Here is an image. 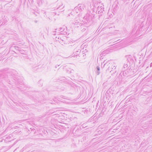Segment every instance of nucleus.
Returning a JSON list of instances; mask_svg holds the SVG:
<instances>
[{"label": "nucleus", "mask_w": 152, "mask_h": 152, "mask_svg": "<svg viewBox=\"0 0 152 152\" xmlns=\"http://www.w3.org/2000/svg\"><path fill=\"white\" fill-rule=\"evenodd\" d=\"M92 18V16L90 15L89 14L87 13L86 15L84 16L83 18V21L85 23V26H86V24L88 23V26H90L91 24V21Z\"/></svg>", "instance_id": "obj_1"}, {"label": "nucleus", "mask_w": 152, "mask_h": 152, "mask_svg": "<svg viewBox=\"0 0 152 152\" xmlns=\"http://www.w3.org/2000/svg\"><path fill=\"white\" fill-rule=\"evenodd\" d=\"M96 6H97L96 13L98 14L103 13L104 12V5L102 3H99L96 4Z\"/></svg>", "instance_id": "obj_2"}, {"label": "nucleus", "mask_w": 152, "mask_h": 152, "mask_svg": "<svg viewBox=\"0 0 152 152\" xmlns=\"http://www.w3.org/2000/svg\"><path fill=\"white\" fill-rule=\"evenodd\" d=\"M128 72H126V71L123 70L120 73L119 77L120 78H124L126 75L128 74Z\"/></svg>", "instance_id": "obj_3"}, {"label": "nucleus", "mask_w": 152, "mask_h": 152, "mask_svg": "<svg viewBox=\"0 0 152 152\" xmlns=\"http://www.w3.org/2000/svg\"><path fill=\"white\" fill-rule=\"evenodd\" d=\"M13 137L11 134H10L9 136L6 137L4 139L5 142L7 143L8 142H10L14 140Z\"/></svg>", "instance_id": "obj_4"}, {"label": "nucleus", "mask_w": 152, "mask_h": 152, "mask_svg": "<svg viewBox=\"0 0 152 152\" xmlns=\"http://www.w3.org/2000/svg\"><path fill=\"white\" fill-rule=\"evenodd\" d=\"M84 6L83 4H78L77 7H75V10L78 9L80 12L82 11L84 9Z\"/></svg>", "instance_id": "obj_5"}, {"label": "nucleus", "mask_w": 152, "mask_h": 152, "mask_svg": "<svg viewBox=\"0 0 152 152\" xmlns=\"http://www.w3.org/2000/svg\"><path fill=\"white\" fill-rule=\"evenodd\" d=\"M64 6H63L62 5L59 6L57 8V10L58 12H61L64 11Z\"/></svg>", "instance_id": "obj_6"}, {"label": "nucleus", "mask_w": 152, "mask_h": 152, "mask_svg": "<svg viewBox=\"0 0 152 152\" xmlns=\"http://www.w3.org/2000/svg\"><path fill=\"white\" fill-rule=\"evenodd\" d=\"M75 25L76 26V27H79V26H81L82 24L79 22V21L77 20L75 23Z\"/></svg>", "instance_id": "obj_7"}, {"label": "nucleus", "mask_w": 152, "mask_h": 152, "mask_svg": "<svg viewBox=\"0 0 152 152\" xmlns=\"http://www.w3.org/2000/svg\"><path fill=\"white\" fill-rule=\"evenodd\" d=\"M116 66H113V67L111 68L112 69L110 71V72H111V71L113 72V74L115 72H116V70H115L116 69Z\"/></svg>", "instance_id": "obj_8"}, {"label": "nucleus", "mask_w": 152, "mask_h": 152, "mask_svg": "<svg viewBox=\"0 0 152 152\" xmlns=\"http://www.w3.org/2000/svg\"><path fill=\"white\" fill-rule=\"evenodd\" d=\"M128 65H127L126 64H124V65L123 66V67L122 68V69L123 70L126 71V70L128 68Z\"/></svg>", "instance_id": "obj_9"}, {"label": "nucleus", "mask_w": 152, "mask_h": 152, "mask_svg": "<svg viewBox=\"0 0 152 152\" xmlns=\"http://www.w3.org/2000/svg\"><path fill=\"white\" fill-rule=\"evenodd\" d=\"M109 96V94L108 91H107L105 95L104 98H106V99H107L108 97Z\"/></svg>", "instance_id": "obj_10"}, {"label": "nucleus", "mask_w": 152, "mask_h": 152, "mask_svg": "<svg viewBox=\"0 0 152 152\" xmlns=\"http://www.w3.org/2000/svg\"><path fill=\"white\" fill-rule=\"evenodd\" d=\"M19 51L20 53L23 54H25L26 53L25 51H24L23 50H22L21 49H20V50H19Z\"/></svg>", "instance_id": "obj_11"}, {"label": "nucleus", "mask_w": 152, "mask_h": 152, "mask_svg": "<svg viewBox=\"0 0 152 152\" xmlns=\"http://www.w3.org/2000/svg\"><path fill=\"white\" fill-rule=\"evenodd\" d=\"M7 77H10V76H13V75H14V74H13L12 73H10V72H7Z\"/></svg>", "instance_id": "obj_12"}, {"label": "nucleus", "mask_w": 152, "mask_h": 152, "mask_svg": "<svg viewBox=\"0 0 152 152\" xmlns=\"http://www.w3.org/2000/svg\"><path fill=\"white\" fill-rule=\"evenodd\" d=\"M13 47L15 48L17 50H18V51H19V50L20 49L19 47H18V46H12L11 47Z\"/></svg>", "instance_id": "obj_13"}, {"label": "nucleus", "mask_w": 152, "mask_h": 152, "mask_svg": "<svg viewBox=\"0 0 152 152\" xmlns=\"http://www.w3.org/2000/svg\"><path fill=\"white\" fill-rule=\"evenodd\" d=\"M6 75L5 74H0V78H4L6 77Z\"/></svg>", "instance_id": "obj_14"}, {"label": "nucleus", "mask_w": 152, "mask_h": 152, "mask_svg": "<svg viewBox=\"0 0 152 152\" xmlns=\"http://www.w3.org/2000/svg\"><path fill=\"white\" fill-rule=\"evenodd\" d=\"M59 31H60V32H62L63 31H65V29L64 28H59Z\"/></svg>", "instance_id": "obj_15"}, {"label": "nucleus", "mask_w": 152, "mask_h": 152, "mask_svg": "<svg viewBox=\"0 0 152 152\" xmlns=\"http://www.w3.org/2000/svg\"><path fill=\"white\" fill-rule=\"evenodd\" d=\"M76 53H75V55L74 56H75H75H77V54H78V53H79V49H78V50H77V48L75 49V50H76Z\"/></svg>", "instance_id": "obj_16"}, {"label": "nucleus", "mask_w": 152, "mask_h": 152, "mask_svg": "<svg viewBox=\"0 0 152 152\" xmlns=\"http://www.w3.org/2000/svg\"><path fill=\"white\" fill-rule=\"evenodd\" d=\"M64 38L63 37H62V38H60V40H61L63 41H64Z\"/></svg>", "instance_id": "obj_17"}, {"label": "nucleus", "mask_w": 152, "mask_h": 152, "mask_svg": "<svg viewBox=\"0 0 152 152\" xmlns=\"http://www.w3.org/2000/svg\"><path fill=\"white\" fill-rule=\"evenodd\" d=\"M96 69L97 71H100V68H99V66H97L96 67Z\"/></svg>", "instance_id": "obj_18"}, {"label": "nucleus", "mask_w": 152, "mask_h": 152, "mask_svg": "<svg viewBox=\"0 0 152 152\" xmlns=\"http://www.w3.org/2000/svg\"><path fill=\"white\" fill-rule=\"evenodd\" d=\"M100 72L99 71H97L96 72V74L97 75H98L100 74Z\"/></svg>", "instance_id": "obj_19"}, {"label": "nucleus", "mask_w": 152, "mask_h": 152, "mask_svg": "<svg viewBox=\"0 0 152 152\" xmlns=\"http://www.w3.org/2000/svg\"><path fill=\"white\" fill-rule=\"evenodd\" d=\"M61 65V64H57V65H56L55 66V67L56 68L57 67V66H59L60 65Z\"/></svg>", "instance_id": "obj_20"}, {"label": "nucleus", "mask_w": 152, "mask_h": 152, "mask_svg": "<svg viewBox=\"0 0 152 152\" xmlns=\"http://www.w3.org/2000/svg\"><path fill=\"white\" fill-rule=\"evenodd\" d=\"M105 52L104 51H103V52H102L101 53V55H104V53Z\"/></svg>", "instance_id": "obj_21"}, {"label": "nucleus", "mask_w": 152, "mask_h": 152, "mask_svg": "<svg viewBox=\"0 0 152 152\" xmlns=\"http://www.w3.org/2000/svg\"><path fill=\"white\" fill-rule=\"evenodd\" d=\"M53 100H54V101L55 102H57V100H56V99H53Z\"/></svg>", "instance_id": "obj_22"}, {"label": "nucleus", "mask_w": 152, "mask_h": 152, "mask_svg": "<svg viewBox=\"0 0 152 152\" xmlns=\"http://www.w3.org/2000/svg\"><path fill=\"white\" fill-rule=\"evenodd\" d=\"M150 66H152V62Z\"/></svg>", "instance_id": "obj_23"}, {"label": "nucleus", "mask_w": 152, "mask_h": 152, "mask_svg": "<svg viewBox=\"0 0 152 152\" xmlns=\"http://www.w3.org/2000/svg\"><path fill=\"white\" fill-rule=\"evenodd\" d=\"M35 22H36V23H37V21L36 20L35 21Z\"/></svg>", "instance_id": "obj_24"}, {"label": "nucleus", "mask_w": 152, "mask_h": 152, "mask_svg": "<svg viewBox=\"0 0 152 152\" xmlns=\"http://www.w3.org/2000/svg\"><path fill=\"white\" fill-rule=\"evenodd\" d=\"M53 34L54 35H55L56 34Z\"/></svg>", "instance_id": "obj_25"}, {"label": "nucleus", "mask_w": 152, "mask_h": 152, "mask_svg": "<svg viewBox=\"0 0 152 152\" xmlns=\"http://www.w3.org/2000/svg\"><path fill=\"white\" fill-rule=\"evenodd\" d=\"M40 82H41V81H39V83H40Z\"/></svg>", "instance_id": "obj_26"}, {"label": "nucleus", "mask_w": 152, "mask_h": 152, "mask_svg": "<svg viewBox=\"0 0 152 152\" xmlns=\"http://www.w3.org/2000/svg\"><path fill=\"white\" fill-rule=\"evenodd\" d=\"M37 67H38V66H36V67H37Z\"/></svg>", "instance_id": "obj_27"}, {"label": "nucleus", "mask_w": 152, "mask_h": 152, "mask_svg": "<svg viewBox=\"0 0 152 152\" xmlns=\"http://www.w3.org/2000/svg\"><path fill=\"white\" fill-rule=\"evenodd\" d=\"M111 69V68H110V69H109V70H110Z\"/></svg>", "instance_id": "obj_28"}, {"label": "nucleus", "mask_w": 152, "mask_h": 152, "mask_svg": "<svg viewBox=\"0 0 152 152\" xmlns=\"http://www.w3.org/2000/svg\"><path fill=\"white\" fill-rule=\"evenodd\" d=\"M119 40H118L117 41H119Z\"/></svg>", "instance_id": "obj_29"}]
</instances>
